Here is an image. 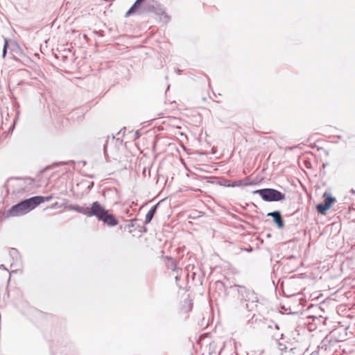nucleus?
I'll return each mask as SVG.
<instances>
[{"instance_id": "obj_1", "label": "nucleus", "mask_w": 355, "mask_h": 355, "mask_svg": "<svg viewBox=\"0 0 355 355\" xmlns=\"http://www.w3.org/2000/svg\"><path fill=\"white\" fill-rule=\"evenodd\" d=\"M150 12L163 17L166 21L169 19L162 5L155 0H136L125 14V17H128L135 13L142 15Z\"/></svg>"}, {"instance_id": "obj_2", "label": "nucleus", "mask_w": 355, "mask_h": 355, "mask_svg": "<svg viewBox=\"0 0 355 355\" xmlns=\"http://www.w3.org/2000/svg\"><path fill=\"white\" fill-rule=\"evenodd\" d=\"M92 216H95L98 220L103 221L109 226L114 227L118 225V220L116 217L105 209L101 203L95 201L92 203Z\"/></svg>"}, {"instance_id": "obj_3", "label": "nucleus", "mask_w": 355, "mask_h": 355, "mask_svg": "<svg viewBox=\"0 0 355 355\" xmlns=\"http://www.w3.org/2000/svg\"><path fill=\"white\" fill-rule=\"evenodd\" d=\"M36 207L34 198L23 200L14 205L7 212V216H23Z\"/></svg>"}, {"instance_id": "obj_4", "label": "nucleus", "mask_w": 355, "mask_h": 355, "mask_svg": "<svg viewBox=\"0 0 355 355\" xmlns=\"http://www.w3.org/2000/svg\"><path fill=\"white\" fill-rule=\"evenodd\" d=\"M231 288L233 289V291H236L238 294H243V293H246V295H245L244 298V301L246 302L245 304V306L249 311H252L257 306L256 303L258 302L259 298L254 291L247 288L244 286L240 285L232 286Z\"/></svg>"}, {"instance_id": "obj_5", "label": "nucleus", "mask_w": 355, "mask_h": 355, "mask_svg": "<svg viewBox=\"0 0 355 355\" xmlns=\"http://www.w3.org/2000/svg\"><path fill=\"white\" fill-rule=\"evenodd\" d=\"M253 193L259 194L266 202H278L286 198L285 193L271 188L257 189L254 191Z\"/></svg>"}, {"instance_id": "obj_6", "label": "nucleus", "mask_w": 355, "mask_h": 355, "mask_svg": "<svg viewBox=\"0 0 355 355\" xmlns=\"http://www.w3.org/2000/svg\"><path fill=\"white\" fill-rule=\"evenodd\" d=\"M68 209L69 210H72L76 212L84 214L88 217L92 216V214H91V212L92 211V205H91L89 209L88 207H81L78 205H69L68 206Z\"/></svg>"}, {"instance_id": "obj_7", "label": "nucleus", "mask_w": 355, "mask_h": 355, "mask_svg": "<svg viewBox=\"0 0 355 355\" xmlns=\"http://www.w3.org/2000/svg\"><path fill=\"white\" fill-rule=\"evenodd\" d=\"M268 216H270L272 218L273 222L276 224L277 227L279 229H282L284 227V223L281 216V212L279 211H274L272 212H269L267 214Z\"/></svg>"}, {"instance_id": "obj_8", "label": "nucleus", "mask_w": 355, "mask_h": 355, "mask_svg": "<svg viewBox=\"0 0 355 355\" xmlns=\"http://www.w3.org/2000/svg\"><path fill=\"white\" fill-rule=\"evenodd\" d=\"M159 205V203H157L156 205L153 206L150 208V209L148 211V213L146 215L145 220H144V223L145 225H147V224H148V223H150L151 222L152 219L154 217L155 214L157 211V207H158Z\"/></svg>"}, {"instance_id": "obj_9", "label": "nucleus", "mask_w": 355, "mask_h": 355, "mask_svg": "<svg viewBox=\"0 0 355 355\" xmlns=\"http://www.w3.org/2000/svg\"><path fill=\"white\" fill-rule=\"evenodd\" d=\"M33 198H34V200L35 202V205H36V207H37L41 203L51 200L53 197L51 196H33Z\"/></svg>"}, {"instance_id": "obj_10", "label": "nucleus", "mask_w": 355, "mask_h": 355, "mask_svg": "<svg viewBox=\"0 0 355 355\" xmlns=\"http://www.w3.org/2000/svg\"><path fill=\"white\" fill-rule=\"evenodd\" d=\"M331 208L326 203H320L317 205L316 209L319 213L321 214H324L327 210H329Z\"/></svg>"}, {"instance_id": "obj_11", "label": "nucleus", "mask_w": 355, "mask_h": 355, "mask_svg": "<svg viewBox=\"0 0 355 355\" xmlns=\"http://www.w3.org/2000/svg\"><path fill=\"white\" fill-rule=\"evenodd\" d=\"M323 197L324 198V202L328 205L329 207H331L333 203L336 201V199L329 193L325 192L323 195Z\"/></svg>"}, {"instance_id": "obj_12", "label": "nucleus", "mask_w": 355, "mask_h": 355, "mask_svg": "<svg viewBox=\"0 0 355 355\" xmlns=\"http://www.w3.org/2000/svg\"><path fill=\"white\" fill-rule=\"evenodd\" d=\"M9 254L16 262L20 261V255L17 249L11 248L9 251Z\"/></svg>"}, {"instance_id": "obj_13", "label": "nucleus", "mask_w": 355, "mask_h": 355, "mask_svg": "<svg viewBox=\"0 0 355 355\" xmlns=\"http://www.w3.org/2000/svg\"><path fill=\"white\" fill-rule=\"evenodd\" d=\"M239 184L238 185H241V187H246L249 185H254L256 182L254 181H251L250 178H245L243 180H239Z\"/></svg>"}, {"instance_id": "obj_14", "label": "nucleus", "mask_w": 355, "mask_h": 355, "mask_svg": "<svg viewBox=\"0 0 355 355\" xmlns=\"http://www.w3.org/2000/svg\"><path fill=\"white\" fill-rule=\"evenodd\" d=\"M19 45L14 40H8V49L11 53L16 52L19 49Z\"/></svg>"}, {"instance_id": "obj_15", "label": "nucleus", "mask_w": 355, "mask_h": 355, "mask_svg": "<svg viewBox=\"0 0 355 355\" xmlns=\"http://www.w3.org/2000/svg\"><path fill=\"white\" fill-rule=\"evenodd\" d=\"M239 180L233 182H230V180H225L223 185L227 187H241V185H236L239 184Z\"/></svg>"}, {"instance_id": "obj_16", "label": "nucleus", "mask_w": 355, "mask_h": 355, "mask_svg": "<svg viewBox=\"0 0 355 355\" xmlns=\"http://www.w3.org/2000/svg\"><path fill=\"white\" fill-rule=\"evenodd\" d=\"M136 221H137L136 218L129 220V221H128L129 223L127 225V226L128 227H134L135 229H139V228L141 227L140 225L136 224V223H135Z\"/></svg>"}, {"instance_id": "obj_17", "label": "nucleus", "mask_w": 355, "mask_h": 355, "mask_svg": "<svg viewBox=\"0 0 355 355\" xmlns=\"http://www.w3.org/2000/svg\"><path fill=\"white\" fill-rule=\"evenodd\" d=\"M3 40H4V44H3V51H2V57L5 58L6 55L7 53L8 49V40L6 37H3Z\"/></svg>"}, {"instance_id": "obj_18", "label": "nucleus", "mask_w": 355, "mask_h": 355, "mask_svg": "<svg viewBox=\"0 0 355 355\" xmlns=\"http://www.w3.org/2000/svg\"><path fill=\"white\" fill-rule=\"evenodd\" d=\"M338 331V330H337V329L334 330V331H332V335L336 338V339L338 341H342V340H345V337L346 336L347 334L345 332V334H343V336L337 337L336 334H337Z\"/></svg>"}, {"instance_id": "obj_19", "label": "nucleus", "mask_w": 355, "mask_h": 355, "mask_svg": "<svg viewBox=\"0 0 355 355\" xmlns=\"http://www.w3.org/2000/svg\"><path fill=\"white\" fill-rule=\"evenodd\" d=\"M279 349L282 351L286 349V347L285 345L278 343Z\"/></svg>"}, {"instance_id": "obj_20", "label": "nucleus", "mask_w": 355, "mask_h": 355, "mask_svg": "<svg viewBox=\"0 0 355 355\" xmlns=\"http://www.w3.org/2000/svg\"><path fill=\"white\" fill-rule=\"evenodd\" d=\"M58 166V163H55V164H52V165H49V166H46V167L44 168V170H45V171H46V170L51 169V168H52L53 166Z\"/></svg>"}, {"instance_id": "obj_21", "label": "nucleus", "mask_w": 355, "mask_h": 355, "mask_svg": "<svg viewBox=\"0 0 355 355\" xmlns=\"http://www.w3.org/2000/svg\"><path fill=\"white\" fill-rule=\"evenodd\" d=\"M169 267L173 270H175L176 269V264H175V263L173 261H172L171 264V266Z\"/></svg>"}, {"instance_id": "obj_22", "label": "nucleus", "mask_w": 355, "mask_h": 355, "mask_svg": "<svg viewBox=\"0 0 355 355\" xmlns=\"http://www.w3.org/2000/svg\"><path fill=\"white\" fill-rule=\"evenodd\" d=\"M239 297H241V300H244L245 295H246V293H243V294H238Z\"/></svg>"}, {"instance_id": "obj_23", "label": "nucleus", "mask_w": 355, "mask_h": 355, "mask_svg": "<svg viewBox=\"0 0 355 355\" xmlns=\"http://www.w3.org/2000/svg\"><path fill=\"white\" fill-rule=\"evenodd\" d=\"M103 151H104V154L105 155L106 153H107V145H106V144H104V146H103Z\"/></svg>"}, {"instance_id": "obj_24", "label": "nucleus", "mask_w": 355, "mask_h": 355, "mask_svg": "<svg viewBox=\"0 0 355 355\" xmlns=\"http://www.w3.org/2000/svg\"><path fill=\"white\" fill-rule=\"evenodd\" d=\"M94 186V182H92L87 187V189H91Z\"/></svg>"}, {"instance_id": "obj_25", "label": "nucleus", "mask_w": 355, "mask_h": 355, "mask_svg": "<svg viewBox=\"0 0 355 355\" xmlns=\"http://www.w3.org/2000/svg\"><path fill=\"white\" fill-rule=\"evenodd\" d=\"M143 230H140V232H147V228L145 227L144 226L142 227Z\"/></svg>"}, {"instance_id": "obj_26", "label": "nucleus", "mask_w": 355, "mask_h": 355, "mask_svg": "<svg viewBox=\"0 0 355 355\" xmlns=\"http://www.w3.org/2000/svg\"><path fill=\"white\" fill-rule=\"evenodd\" d=\"M349 192L351 193L352 195H354L355 194V189H352Z\"/></svg>"}, {"instance_id": "obj_27", "label": "nucleus", "mask_w": 355, "mask_h": 355, "mask_svg": "<svg viewBox=\"0 0 355 355\" xmlns=\"http://www.w3.org/2000/svg\"><path fill=\"white\" fill-rule=\"evenodd\" d=\"M175 71H177L178 73L180 74L181 70H180L179 69H175Z\"/></svg>"}, {"instance_id": "obj_28", "label": "nucleus", "mask_w": 355, "mask_h": 355, "mask_svg": "<svg viewBox=\"0 0 355 355\" xmlns=\"http://www.w3.org/2000/svg\"><path fill=\"white\" fill-rule=\"evenodd\" d=\"M0 268H2V269H4V270H7V269L5 268V266H4L3 264H1V265L0 266Z\"/></svg>"}, {"instance_id": "obj_29", "label": "nucleus", "mask_w": 355, "mask_h": 355, "mask_svg": "<svg viewBox=\"0 0 355 355\" xmlns=\"http://www.w3.org/2000/svg\"><path fill=\"white\" fill-rule=\"evenodd\" d=\"M135 135H136L137 137H138L139 136V132L138 130L136 132Z\"/></svg>"}, {"instance_id": "obj_30", "label": "nucleus", "mask_w": 355, "mask_h": 355, "mask_svg": "<svg viewBox=\"0 0 355 355\" xmlns=\"http://www.w3.org/2000/svg\"><path fill=\"white\" fill-rule=\"evenodd\" d=\"M325 342H326V340H325V339H324V340H322V344H324Z\"/></svg>"}, {"instance_id": "obj_31", "label": "nucleus", "mask_w": 355, "mask_h": 355, "mask_svg": "<svg viewBox=\"0 0 355 355\" xmlns=\"http://www.w3.org/2000/svg\"><path fill=\"white\" fill-rule=\"evenodd\" d=\"M275 328L276 329H279V327H278V325L277 324H275Z\"/></svg>"}]
</instances>
